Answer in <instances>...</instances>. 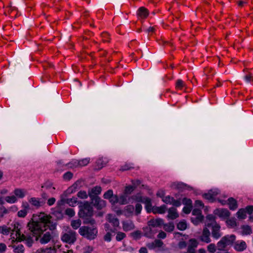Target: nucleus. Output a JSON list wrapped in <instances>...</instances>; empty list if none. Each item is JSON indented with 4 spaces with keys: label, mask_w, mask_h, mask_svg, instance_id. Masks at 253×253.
<instances>
[{
    "label": "nucleus",
    "mask_w": 253,
    "mask_h": 253,
    "mask_svg": "<svg viewBox=\"0 0 253 253\" xmlns=\"http://www.w3.org/2000/svg\"><path fill=\"white\" fill-rule=\"evenodd\" d=\"M12 247L15 253H23L24 252V247L21 244L14 245Z\"/></svg>",
    "instance_id": "cd10ccee"
},
{
    "label": "nucleus",
    "mask_w": 253,
    "mask_h": 253,
    "mask_svg": "<svg viewBox=\"0 0 253 253\" xmlns=\"http://www.w3.org/2000/svg\"><path fill=\"white\" fill-rule=\"evenodd\" d=\"M147 247L150 250L157 249L159 251L168 250L164 245V243L162 241L158 239L155 240L154 242L148 243Z\"/></svg>",
    "instance_id": "39448f33"
},
{
    "label": "nucleus",
    "mask_w": 253,
    "mask_h": 253,
    "mask_svg": "<svg viewBox=\"0 0 253 253\" xmlns=\"http://www.w3.org/2000/svg\"><path fill=\"white\" fill-rule=\"evenodd\" d=\"M203 197L206 199H207L211 202H213L216 200V199H214L210 191L207 193H205L203 195Z\"/></svg>",
    "instance_id": "79ce46f5"
},
{
    "label": "nucleus",
    "mask_w": 253,
    "mask_h": 253,
    "mask_svg": "<svg viewBox=\"0 0 253 253\" xmlns=\"http://www.w3.org/2000/svg\"><path fill=\"white\" fill-rule=\"evenodd\" d=\"M126 237V234L124 233L119 232L117 234L116 240L118 241H120L123 240Z\"/></svg>",
    "instance_id": "8fccbe9b"
},
{
    "label": "nucleus",
    "mask_w": 253,
    "mask_h": 253,
    "mask_svg": "<svg viewBox=\"0 0 253 253\" xmlns=\"http://www.w3.org/2000/svg\"><path fill=\"white\" fill-rule=\"evenodd\" d=\"M233 248L237 252H242L247 249V245L244 241H235Z\"/></svg>",
    "instance_id": "1a4fd4ad"
},
{
    "label": "nucleus",
    "mask_w": 253,
    "mask_h": 253,
    "mask_svg": "<svg viewBox=\"0 0 253 253\" xmlns=\"http://www.w3.org/2000/svg\"><path fill=\"white\" fill-rule=\"evenodd\" d=\"M81 224L82 221L80 219L72 220L71 221V226L74 230H77L80 228Z\"/></svg>",
    "instance_id": "bb28decb"
},
{
    "label": "nucleus",
    "mask_w": 253,
    "mask_h": 253,
    "mask_svg": "<svg viewBox=\"0 0 253 253\" xmlns=\"http://www.w3.org/2000/svg\"><path fill=\"white\" fill-rule=\"evenodd\" d=\"M137 15L141 18H146L149 15L148 10L144 7H140L137 11Z\"/></svg>",
    "instance_id": "b1692460"
},
{
    "label": "nucleus",
    "mask_w": 253,
    "mask_h": 253,
    "mask_svg": "<svg viewBox=\"0 0 253 253\" xmlns=\"http://www.w3.org/2000/svg\"><path fill=\"white\" fill-rule=\"evenodd\" d=\"M101 188L99 186H96L91 189V193L94 195H98L101 193Z\"/></svg>",
    "instance_id": "a18cd8bd"
},
{
    "label": "nucleus",
    "mask_w": 253,
    "mask_h": 253,
    "mask_svg": "<svg viewBox=\"0 0 253 253\" xmlns=\"http://www.w3.org/2000/svg\"><path fill=\"white\" fill-rule=\"evenodd\" d=\"M179 215L175 208L171 207L168 210V218L171 219H174L178 217Z\"/></svg>",
    "instance_id": "6ab92c4d"
},
{
    "label": "nucleus",
    "mask_w": 253,
    "mask_h": 253,
    "mask_svg": "<svg viewBox=\"0 0 253 253\" xmlns=\"http://www.w3.org/2000/svg\"><path fill=\"white\" fill-rule=\"evenodd\" d=\"M111 232H107L106 235L104 237L105 241L110 242L111 240Z\"/></svg>",
    "instance_id": "680f3d73"
},
{
    "label": "nucleus",
    "mask_w": 253,
    "mask_h": 253,
    "mask_svg": "<svg viewBox=\"0 0 253 253\" xmlns=\"http://www.w3.org/2000/svg\"><path fill=\"white\" fill-rule=\"evenodd\" d=\"M211 235L213 238L218 239L221 237L222 234L220 232V226L218 224H215L214 226L211 227Z\"/></svg>",
    "instance_id": "ddd939ff"
},
{
    "label": "nucleus",
    "mask_w": 253,
    "mask_h": 253,
    "mask_svg": "<svg viewBox=\"0 0 253 253\" xmlns=\"http://www.w3.org/2000/svg\"><path fill=\"white\" fill-rule=\"evenodd\" d=\"M97 230L95 227L83 226L79 228V233L84 237L91 240L94 239L97 234Z\"/></svg>",
    "instance_id": "7ed1b4c3"
},
{
    "label": "nucleus",
    "mask_w": 253,
    "mask_h": 253,
    "mask_svg": "<svg viewBox=\"0 0 253 253\" xmlns=\"http://www.w3.org/2000/svg\"><path fill=\"white\" fill-rule=\"evenodd\" d=\"M167 210V207L166 205H162L160 207H153L151 209L152 212L154 214H163L165 213Z\"/></svg>",
    "instance_id": "dca6fc26"
},
{
    "label": "nucleus",
    "mask_w": 253,
    "mask_h": 253,
    "mask_svg": "<svg viewBox=\"0 0 253 253\" xmlns=\"http://www.w3.org/2000/svg\"><path fill=\"white\" fill-rule=\"evenodd\" d=\"M203 215L195 216L191 218V220L194 224L197 225L203 220Z\"/></svg>",
    "instance_id": "f704fd0d"
},
{
    "label": "nucleus",
    "mask_w": 253,
    "mask_h": 253,
    "mask_svg": "<svg viewBox=\"0 0 253 253\" xmlns=\"http://www.w3.org/2000/svg\"><path fill=\"white\" fill-rule=\"evenodd\" d=\"M211 232L207 227L204 228L201 236L200 239L201 241L206 243H209L211 242L210 238Z\"/></svg>",
    "instance_id": "6e6552de"
},
{
    "label": "nucleus",
    "mask_w": 253,
    "mask_h": 253,
    "mask_svg": "<svg viewBox=\"0 0 253 253\" xmlns=\"http://www.w3.org/2000/svg\"><path fill=\"white\" fill-rule=\"evenodd\" d=\"M162 201L167 204L172 205L175 207H179L181 205V203L179 200H175L173 197L169 196L163 197Z\"/></svg>",
    "instance_id": "9d476101"
},
{
    "label": "nucleus",
    "mask_w": 253,
    "mask_h": 253,
    "mask_svg": "<svg viewBox=\"0 0 253 253\" xmlns=\"http://www.w3.org/2000/svg\"><path fill=\"white\" fill-rule=\"evenodd\" d=\"M94 248L92 246H87L84 248L83 253H91L93 251Z\"/></svg>",
    "instance_id": "13d9d810"
},
{
    "label": "nucleus",
    "mask_w": 253,
    "mask_h": 253,
    "mask_svg": "<svg viewBox=\"0 0 253 253\" xmlns=\"http://www.w3.org/2000/svg\"><path fill=\"white\" fill-rule=\"evenodd\" d=\"M184 86H185V84L181 80H178L176 83V87L181 89Z\"/></svg>",
    "instance_id": "864d4df0"
},
{
    "label": "nucleus",
    "mask_w": 253,
    "mask_h": 253,
    "mask_svg": "<svg viewBox=\"0 0 253 253\" xmlns=\"http://www.w3.org/2000/svg\"><path fill=\"white\" fill-rule=\"evenodd\" d=\"M61 201L68 204V205H69V206H72V207H74V205L77 202V199L76 198H70V199H62L61 200Z\"/></svg>",
    "instance_id": "2f4dec72"
},
{
    "label": "nucleus",
    "mask_w": 253,
    "mask_h": 253,
    "mask_svg": "<svg viewBox=\"0 0 253 253\" xmlns=\"http://www.w3.org/2000/svg\"><path fill=\"white\" fill-rule=\"evenodd\" d=\"M27 212L26 210L23 209L18 212L17 215L19 217H24L27 215Z\"/></svg>",
    "instance_id": "bf43d9fd"
},
{
    "label": "nucleus",
    "mask_w": 253,
    "mask_h": 253,
    "mask_svg": "<svg viewBox=\"0 0 253 253\" xmlns=\"http://www.w3.org/2000/svg\"><path fill=\"white\" fill-rule=\"evenodd\" d=\"M144 202L146 203V209L147 211L149 212L152 211L151 209L153 207L151 203V200L149 198H145V201Z\"/></svg>",
    "instance_id": "c9c22d12"
},
{
    "label": "nucleus",
    "mask_w": 253,
    "mask_h": 253,
    "mask_svg": "<svg viewBox=\"0 0 253 253\" xmlns=\"http://www.w3.org/2000/svg\"><path fill=\"white\" fill-rule=\"evenodd\" d=\"M55 198L53 197L47 199V204L48 206H52L55 203Z\"/></svg>",
    "instance_id": "0e129e2a"
},
{
    "label": "nucleus",
    "mask_w": 253,
    "mask_h": 253,
    "mask_svg": "<svg viewBox=\"0 0 253 253\" xmlns=\"http://www.w3.org/2000/svg\"><path fill=\"white\" fill-rule=\"evenodd\" d=\"M118 203L121 205H125L127 203V196L124 193L118 197Z\"/></svg>",
    "instance_id": "c85d7f7f"
},
{
    "label": "nucleus",
    "mask_w": 253,
    "mask_h": 253,
    "mask_svg": "<svg viewBox=\"0 0 253 253\" xmlns=\"http://www.w3.org/2000/svg\"><path fill=\"white\" fill-rule=\"evenodd\" d=\"M198 245V241L195 239H191L189 240L188 244V252L191 253H195V249Z\"/></svg>",
    "instance_id": "4468645a"
},
{
    "label": "nucleus",
    "mask_w": 253,
    "mask_h": 253,
    "mask_svg": "<svg viewBox=\"0 0 253 253\" xmlns=\"http://www.w3.org/2000/svg\"><path fill=\"white\" fill-rule=\"evenodd\" d=\"M208 251L211 253H214L216 251V246L214 244H210L207 247Z\"/></svg>",
    "instance_id": "c03bdc74"
},
{
    "label": "nucleus",
    "mask_w": 253,
    "mask_h": 253,
    "mask_svg": "<svg viewBox=\"0 0 253 253\" xmlns=\"http://www.w3.org/2000/svg\"><path fill=\"white\" fill-rule=\"evenodd\" d=\"M65 213L68 216L72 217L75 215V211L73 209L68 208L65 210Z\"/></svg>",
    "instance_id": "58836bf2"
},
{
    "label": "nucleus",
    "mask_w": 253,
    "mask_h": 253,
    "mask_svg": "<svg viewBox=\"0 0 253 253\" xmlns=\"http://www.w3.org/2000/svg\"><path fill=\"white\" fill-rule=\"evenodd\" d=\"M90 159L89 158H85L79 161V165L81 166H84L87 165L89 162Z\"/></svg>",
    "instance_id": "603ef678"
},
{
    "label": "nucleus",
    "mask_w": 253,
    "mask_h": 253,
    "mask_svg": "<svg viewBox=\"0 0 253 253\" xmlns=\"http://www.w3.org/2000/svg\"><path fill=\"white\" fill-rule=\"evenodd\" d=\"M105 230L107 232H114L115 231V228H114L113 229H111L110 225L108 223H106L105 224Z\"/></svg>",
    "instance_id": "338daca9"
},
{
    "label": "nucleus",
    "mask_w": 253,
    "mask_h": 253,
    "mask_svg": "<svg viewBox=\"0 0 253 253\" xmlns=\"http://www.w3.org/2000/svg\"><path fill=\"white\" fill-rule=\"evenodd\" d=\"M109 200L112 204H115L118 203V196L117 195H113Z\"/></svg>",
    "instance_id": "4d7b16f0"
},
{
    "label": "nucleus",
    "mask_w": 253,
    "mask_h": 253,
    "mask_svg": "<svg viewBox=\"0 0 253 253\" xmlns=\"http://www.w3.org/2000/svg\"><path fill=\"white\" fill-rule=\"evenodd\" d=\"M78 197L81 199H86L87 198V194L85 191H80L78 193Z\"/></svg>",
    "instance_id": "09e8293b"
},
{
    "label": "nucleus",
    "mask_w": 253,
    "mask_h": 253,
    "mask_svg": "<svg viewBox=\"0 0 253 253\" xmlns=\"http://www.w3.org/2000/svg\"><path fill=\"white\" fill-rule=\"evenodd\" d=\"M228 204L229 209L231 210H235L238 207L237 201L233 198H230L228 199Z\"/></svg>",
    "instance_id": "a878e982"
},
{
    "label": "nucleus",
    "mask_w": 253,
    "mask_h": 253,
    "mask_svg": "<svg viewBox=\"0 0 253 253\" xmlns=\"http://www.w3.org/2000/svg\"><path fill=\"white\" fill-rule=\"evenodd\" d=\"M51 216L44 213H40L35 220L32 219L27 224L28 229L35 240L42 244L49 243L52 238V233L47 231L44 233L48 228L50 230L56 228V224L50 220Z\"/></svg>",
    "instance_id": "f257e3e1"
},
{
    "label": "nucleus",
    "mask_w": 253,
    "mask_h": 253,
    "mask_svg": "<svg viewBox=\"0 0 253 253\" xmlns=\"http://www.w3.org/2000/svg\"><path fill=\"white\" fill-rule=\"evenodd\" d=\"M79 184L80 182H75L64 192V193L61 196V197L62 198L64 196L66 197L67 195L70 194L74 192L78 188Z\"/></svg>",
    "instance_id": "aec40b11"
},
{
    "label": "nucleus",
    "mask_w": 253,
    "mask_h": 253,
    "mask_svg": "<svg viewBox=\"0 0 253 253\" xmlns=\"http://www.w3.org/2000/svg\"><path fill=\"white\" fill-rule=\"evenodd\" d=\"M16 238L18 239L19 241L25 240L28 247H31L33 243V241L31 237L29 236L26 233L21 235L20 231H17Z\"/></svg>",
    "instance_id": "0eeeda50"
},
{
    "label": "nucleus",
    "mask_w": 253,
    "mask_h": 253,
    "mask_svg": "<svg viewBox=\"0 0 253 253\" xmlns=\"http://www.w3.org/2000/svg\"><path fill=\"white\" fill-rule=\"evenodd\" d=\"M29 201L32 206L36 208H39L41 206V202L37 198H31Z\"/></svg>",
    "instance_id": "7c9ffc66"
},
{
    "label": "nucleus",
    "mask_w": 253,
    "mask_h": 253,
    "mask_svg": "<svg viewBox=\"0 0 253 253\" xmlns=\"http://www.w3.org/2000/svg\"><path fill=\"white\" fill-rule=\"evenodd\" d=\"M245 210L249 214H251L253 211V206H247Z\"/></svg>",
    "instance_id": "774afa93"
},
{
    "label": "nucleus",
    "mask_w": 253,
    "mask_h": 253,
    "mask_svg": "<svg viewBox=\"0 0 253 253\" xmlns=\"http://www.w3.org/2000/svg\"><path fill=\"white\" fill-rule=\"evenodd\" d=\"M242 233L244 235L250 234L252 232L251 227L248 225H244L242 227Z\"/></svg>",
    "instance_id": "4c0bfd02"
},
{
    "label": "nucleus",
    "mask_w": 253,
    "mask_h": 253,
    "mask_svg": "<svg viewBox=\"0 0 253 253\" xmlns=\"http://www.w3.org/2000/svg\"><path fill=\"white\" fill-rule=\"evenodd\" d=\"M192 214L194 216H200L202 215L201 213V210L199 208H195L192 211Z\"/></svg>",
    "instance_id": "6e6d98bb"
},
{
    "label": "nucleus",
    "mask_w": 253,
    "mask_h": 253,
    "mask_svg": "<svg viewBox=\"0 0 253 253\" xmlns=\"http://www.w3.org/2000/svg\"><path fill=\"white\" fill-rule=\"evenodd\" d=\"M76 233L73 230H69L68 232L65 233L61 238L63 242L69 244H73L76 240Z\"/></svg>",
    "instance_id": "423d86ee"
},
{
    "label": "nucleus",
    "mask_w": 253,
    "mask_h": 253,
    "mask_svg": "<svg viewBox=\"0 0 253 253\" xmlns=\"http://www.w3.org/2000/svg\"><path fill=\"white\" fill-rule=\"evenodd\" d=\"M106 219L107 221L111 223L114 228L118 227L120 225V222L119 219L115 217V215H113L111 214H107L106 216Z\"/></svg>",
    "instance_id": "2eb2a0df"
},
{
    "label": "nucleus",
    "mask_w": 253,
    "mask_h": 253,
    "mask_svg": "<svg viewBox=\"0 0 253 253\" xmlns=\"http://www.w3.org/2000/svg\"><path fill=\"white\" fill-rule=\"evenodd\" d=\"M227 225L230 227H234L236 226V222L234 218L228 219L226 221Z\"/></svg>",
    "instance_id": "37998d69"
},
{
    "label": "nucleus",
    "mask_w": 253,
    "mask_h": 253,
    "mask_svg": "<svg viewBox=\"0 0 253 253\" xmlns=\"http://www.w3.org/2000/svg\"><path fill=\"white\" fill-rule=\"evenodd\" d=\"M163 224V220L161 218L152 219L148 222V225L153 227L160 226Z\"/></svg>",
    "instance_id": "5701e85b"
},
{
    "label": "nucleus",
    "mask_w": 253,
    "mask_h": 253,
    "mask_svg": "<svg viewBox=\"0 0 253 253\" xmlns=\"http://www.w3.org/2000/svg\"><path fill=\"white\" fill-rule=\"evenodd\" d=\"M215 224H217L215 220L213 215L210 214L207 216L206 220V227H213Z\"/></svg>",
    "instance_id": "a211bd4d"
},
{
    "label": "nucleus",
    "mask_w": 253,
    "mask_h": 253,
    "mask_svg": "<svg viewBox=\"0 0 253 253\" xmlns=\"http://www.w3.org/2000/svg\"><path fill=\"white\" fill-rule=\"evenodd\" d=\"M122 224L123 228L125 231L133 230L135 227L133 222L131 220L124 221Z\"/></svg>",
    "instance_id": "f3484780"
},
{
    "label": "nucleus",
    "mask_w": 253,
    "mask_h": 253,
    "mask_svg": "<svg viewBox=\"0 0 253 253\" xmlns=\"http://www.w3.org/2000/svg\"><path fill=\"white\" fill-rule=\"evenodd\" d=\"M132 199L137 202H144L145 198H143L139 194L132 196Z\"/></svg>",
    "instance_id": "de8ad7c7"
},
{
    "label": "nucleus",
    "mask_w": 253,
    "mask_h": 253,
    "mask_svg": "<svg viewBox=\"0 0 253 253\" xmlns=\"http://www.w3.org/2000/svg\"><path fill=\"white\" fill-rule=\"evenodd\" d=\"M18 224H14L12 228L11 227H7L6 226H0V233L7 235L11 231H15L16 233L17 231L19 232V230L18 229Z\"/></svg>",
    "instance_id": "9b49d317"
},
{
    "label": "nucleus",
    "mask_w": 253,
    "mask_h": 253,
    "mask_svg": "<svg viewBox=\"0 0 253 253\" xmlns=\"http://www.w3.org/2000/svg\"><path fill=\"white\" fill-rule=\"evenodd\" d=\"M142 207L141 204L137 203L135 205V214L138 215L140 213Z\"/></svg>",
    "instance_id": "3c124183"
},
{
    "label": "nucleus",
    "mask_w": 253,
    "mask_h": 253,
    "mask_svg": "<svg viewBox=\"0 0 253 253\" xmlns=\"http://www.w3.org/2000/svg\"><path fill=\"white\" fill-rule=\"evenodd\" d=\"M196 208L203 209L204 207L203 203L200 200H196L195 203Z\"/></svg>",
    "instance_id": "5fc2aeb1"
},
{
    "label": "nucleus",
    "mask_w": 253,
    "mask_h": 253,
    "mask_svg": "<svg viewBox=\"0 0 253 253\" xmlns=\"http://www.w3.org/2000/svg\"><path fill=\"white\" fill-rule=\"evenodd\" d=\"M135 187L133 185L126 186L125 189V193L127 194H130L134 190Z\"/></svg>",
    "instance_id": "ea45409f"
},
{
    "label": "nucleus",
    "mask_w": 253,
    "mask_h": 253,
    "mask_svg": "<svg viewBox=\"0 0 253 253\" xmlns=\"http://www.w3.org/2000/svg\"><path fill=\"white\" fill-rule=\"evenodd\" d=\"M209 191L210 192L214 199H215V197L220 193L219 190L218 189L211 190Z\"/></svg>",
    "instance_id": "052dcab7"
},
{
    "label": "nucleus",
    "mask_w": 253,
    "mask_h": 253,
    "mask_svg": "<svg viewBox=\"0 0 253 253\" xmlns=\"http://www.w3.org/2000/svg\"><path fill=\"white\" fill-rule=\"evenodd\" d=\"M94 202H95L94 205H96L98 208L101 209L102 207H105V201L100 199V198H99V197H96L94 198Z\"/></svg>",
    "instance_id": "c756f323"
},
{
    "label": "nucleus",
    "mask_w": 253,
    "mask_h": 253,
    "mask_svg": "<svg viewBox=\"0 0 253 253\" xmlns=\"http://www.w3.org/2000/svg\"><path fill=\"white\" fill-rule=\"evenodd\" d=\"M5 200L8 203L13 204L17 202V199L15 195H12L5 197Z\"/></svg>",
    "instance_id": "72a5a7b5"
},
{
    "label": "nucleus",
    "mask_w": 253,
    "mask_h": 253,
    "mask_svg": "<svg viewBox=\"0 0 253 253\" xmlns=\"http://www.w3.org/2000/svg\"><path fill=\"white\" fill-rule=\"evenodd\" d=\"M174 225L172 222L164 224V229L167 232H172L174 230Z\"/></svg>",
    "instance_id": "473e14b6"
},
{
    "label": "nucleus",
    "mask_w": 253,
    "mask_h": 253,
    "mask_svg": "<svg viewBox=\"0 0 253 253\" xmlns=\"http://www.w3.org/2000/svg\"><path fill=\"white\" fill-rule=\"evenodd\" d=\"M183 202L187 204V206L184 207L183 209V211L184 213L186 214L189 213L191 211V204L192 201L190 199L184 198L183 200Z\"/></svg>",
    "instance_id": "412c9836"
},
{
    "label": "nucleus",
    "mask_w": 253,
    "mask_h": 253,
    "mask_svg": "<svg viewBox=\"0 0 253 253\" xmlns=\"http://www.w3.org/2000/svg\"><path fill=\"white\" fill-rule=\"evenodd\" d=\"M134 208L132 205H129L126 206L124 210V214L126 217L132 216Z\"/></svg>",
    "instance_id": "4be33fe9"
},
{
    "label": "nucleus",
    "mask_w": 253,
    "mask_h": 253,
    "mask_svg": "<svg viewBox=\"0 0 253 253\" xmlns=\"http://www.w3.org/2000/svg\"><path fill=\"white\" fill-rule=\"evenodd\" d=\"M177 227L179 230H184L187 228V224L184 221L179 222L177 225Z\"/></svg>",
    "instance_id": "a19ab883"
},
{
    "label": "nucleus",
    "mask_w": 253,
    "mask_h": 253,
    "mask_svg": "<svg viewBox=\"0 0 253 253\" xmlns=\"http://www.w3.org/2000/svg\"><path fill=\"white\" fill-rule=\"evenodd\" d=\"M246 211L245 209H240L237 213L238 217L240 219H244L246 216Z\"/></svg>",
    "instance_id": "e433bc0d"
},
{
    "label": "nucleus",
    "mask_w": 253,
    "mask_h": 253,
    "mask_svg": "<svg viewBox=\"0 0 253 253\" xmlns=\"http://www.w3.org/2000/svg\"><path fill=\"white\" fill-rule=\"evenodd\" d=\"M213 213L215 215L222 218H227L230 214V212L227 209H216L214 211Z\"/></svg>",
    "instance_id": "f8f14e48"
},
{
    "label": "nucleus",
    "mask_w": 253,
    "mask_h": 253,
    "mask_svg": "<svg viewBox=\"0 0 253 253\" xmlns=\"http://www.w3.org/2000/svg\"><path fill=\"white\" fill-rule=\"evenodd\" d=\"M73 176V174L70 172L65 173L63 175V178L65 180H70Z\"/></svg>",
    "instance_id": "e2e57ef3"
},
{
    "label": "nucleus",
    "mask_w": 253,
    "mask_h": 253,
    "mask_svg": "<svg viewBox=\"0 0 253 253\" xmlns=\"http://www.w3.org/2000/svg\"><path fill=\"white\" fill-rule=\"evenodd\" d=\"M78 215L80 218L84 219V223L93 224L95 223V220L90 218L93 215L92 207L87 202L81 206Z\"/></svg>",
    "instance_id": "f03ea898"
},
{
    "label": "nucleus",
    "mask_w": 253,
    "mask_h": 253,
    "mask_svg": "<svg viewBox=\"0 0 253 253\" xmlns=\"http://www.w3.org/2000/svg\"><path fill=\"white\" fill-rule=\"evenodd\" d=\"M6 246L4 243H0V253H4L6 250Z\"/></svg>",
    "instance_id": "69168bd1"
},
{
    "label": "nucleus",
    "mask_w": 253,
    "mask_h": 253,
    "mask_svg": "<svg viewBox=\"0 0 253 253\" xmlns=\"http://www.w3.org/2000/svg\"><path fill=\"white\" fill-rule=\"evenodd\" d=\"M13 193L16 198L21 199L25 197L26 194V191L23 189L16 188L14 190Z\"/></svg>",
    "instance_id": "393cba45"
},
{
    "label": "nucleus",
    "mask_w": 253,
    "mask_h": 253,
    "mask_svg": "<svg viewBox=\"0 0 253 253\" xmlns=\"http://www.w3.org/2000/svg\"><path fill=\"white\" fill-rule=\"evenodd\" d=\"M113 195V191L112 190H109L104 193V198L105 199H110Z\"/></svg>",
    "instance_id": "49530a36"
},
{
    "label": "nucleus",
    "mask_w": 253,
    "mask_h": 253,
    "mask_svg": "<svg viewBox=\"0 0 253 253\" xmlns=\"http://www.w3.org/2000/svg\"><path fill=\"white\" fill-rule=\"evenodd\" d=\"M236 238L234 235H227L222 237L217 243V250L220 251H224L228 246L234 245Z\"/></svg>",
    "instance_id": "20e7f679"
}]
</instances>
